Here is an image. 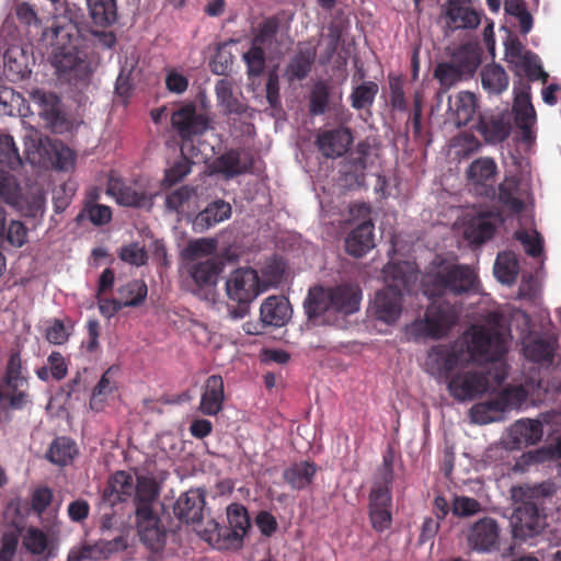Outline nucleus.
Returning a JSON list of instances; mask_svg holds the SVG:
<instances>
[{"mask_svg":"<svg viewBox=\"0 0 561 561\" xmlns=\"http://www.w3.org/2000/svg\"><path fill=\"white\" fill-rule=\"evenodd\" d=\"M507 353L505 335L500 331L473 327L460 344H438L427 352L425 371L438 380L447 381L463 360L499 362Z\"/></svg>","mask_w":561,"mask_h":561,"instance_id":"1","label":"nucleus"},{"mask_svg":"<svg viewBox=\"0 0 561 561\" xmlns=\"http://www.w3.org/2000/svg\"><path fill=\"white\" fill-rule=\"evenodd\" d=\"M386 287L375 294L368 312L386 324L396 323L402 313L403 294H410L417 280V273L408 262L388 264L383 268Z\"/></svg>","mask_w":561,"mask_h":561,"instance_id":"2","label":"nucleus"},{"mask_svg":"<svg viewBox=\"0 0 561 561\" xmlns=\"http://www.w3.org/2000/svg\"><path fill=\"white\" fill-rule=\"evenodd\" d=\"M32 404L28 378L19 352H12L0 379V422L9 423L13 411Z\"/></svg>","mask_w":561,"mask_h":561,"instance_id":"3","label":"nucleus"},{"mask_svg":"<svg viewBox=\"0 0 561 561\" xmlns=\"http://www.w3.org/2000/svg\"><path fill=\"white\" fill-rule=\"evenodd\" d=\"M478 276L468 265H442L425 273L423 290L430 298L460 296L474 289Z\"/></svg>","mask_w":561,"mask_h":561,"instance_id":"4","label":"nucleus"},{"mask_svg":"<svg viewBox=\"0 0 561 561\" xmlns=\"http://www.w3.org/2000/svg\"><path fill=\"white\" fill-rule=\"evenodd\" d=\"M263 290L259 274L251 267L233 271L226 280V294L229 300L237 304L230 309L234 319H241L249 312L250 304Z\"/></svg>","mask_w":561,"mask_h":561,"instance_id":"5","label":"nucleus"},{"mask_svg":"<svg viewBox=\"0 0 561 561\" xmlns=\"http://www.w3.org/2000/svg\"><path fill=\"white\" fill-rule=\"evenodd\" d=\"M26 159L32 164L55 163L60 170H67L73 162L72 151L60 142L43 137L36 129H31L24 137Z\"/></svg>","mask_w":561,"mask_h":561,"instance_id":"6","label":"nucleus"},{"mask_svg":"<svg viewBox=\"0 0 561 561\" xmlns=\"http://www.w3.org/2000/svg\"><path fill=\"white\" fill-rule=\"evenodd\" d=\"M457 320L458 311L454 305L432 301L426 308L424 318L415 320L411 330L417 336L440 339L448 334Z\"/></svg>","mask_w":561,"mask_h":561,"instance_id":"7","label":"nucleus"},{"mask_svg":"<svg viewBox=\"0 0 561 561\" xmlns=\"http://www.w3.org/2000/svg\"><path fill=\"white\" fill-rule=\"evenodd\" d=\"M446 382L450 396L459 402L471 401L489 389L488 376L478 370L458 371Z\"/></svg>","mask_w":561,"mask_h":561,"instance_id":"8","label":"nucleus"},{"mask_svg":"<svg viewBox=\"0 0 561 561\" xmlns=\"http://www.w3.org/2000/svg\"><path fill=\"white\" fill-rule=\"evenodd\" d=\"M445 25L450 31L474 30L481 23V13L471 0H446L440 12Z\"/></svg>","mask_w":561,"mask_h":561,"instance_id":"9","label":"nucleus"},{"mask_svg":"<svg viewBox=\"0 0 561 561\" xmlns=\"http://www.w3.org/2000/svg\"><path fill=\"white\" fill-rule=\"evenodd\" d=\"M171 124L185 145L192 137L205 134L210 127L208 116L197 113L193 103L185 104L173 112Z\"/></svg>","mask_w":561,"mask_h":561,"instance_id":"10","label":"nucleus"},{"mask_svg":"<svg viewBox=\"0 0 561 561\" xmlns=\"http://www.w3.org/2000/svg\"><path fill=\"white\" fill-rule=\"evenodd\" d=\"M496 173L497 165L490 157L473 160L466 172L468 183L474 194L486 198L495 196L494 178Z\"/></svg>","mask_w":561,"mask_h":561,"instance_id":"11","label":"nucleus"},{"mask_svg":"<svg viewBox=\"0 0 561 561\" xmlns=\"http://www.w3.org/2000/svg\"><path fill=\"white\" fill-rule=\"evenodd\" d=\"M136 526L140 540L150 550H159L165 541L167 531L158 515L153 510L135 511Z\"/></svg>","mask_w":561,"mask_h":561,"instance_id":"12","label":"nucleus"},{"mask_svg":"<svg viewBox=\"0 0 561 561\" xmlns=\"http://www.w3.org/2000/svg\"><path fill=\"white\" fill-rule=\"evenodd\" d=\"M392 493L383 489H371L368 495V518L374 530L383 533L392 526Z\"/></svg>","mask_w":561,"mask_h":561,"instance_id":"13","label":"nucleus"},{"mask_svg":"<svg viewBox=\"0 0 561 561\" xmlns=\"http://www.w3.org/2000/svg\"><path fill=\"white\" fill-rule=\"evenodd\" d=\"M476 129L486 144L497 145L510 137L512 125L505 113L485 111L479 114Z\"/></svg>","mask_w":561,"mask_h":561,"instance_id":"14","label":"nucleus"},{"mask_svg":"<svg viewBox=\"0 0 561 561\" xmlns=\"http://www.w3.org/2000/svg\"><path fill=\"white\" fill-rule=\"evenodd\" d=\"M206 504V490L204 488H191L182 493L173 505L175 517L185 524L201 523Z\"/></svg>","mask_w":561,"mask_h":561,"instance_id":"15","label":"nucleus"},{"mask_svg":"<svg viewBox=\"0 0 561 561\" xmlns=\"http://www.w3.org/2000/svg\"><path fill=\"white\" fill-rule=\"evenodd\" d=\"M500 527L495 519L483 517L473 523L467 535L470 548L481 552H490L499 546Z\"/></svg>","mask_w":561,"mask_h":561,"instance_id":"16","label":"nucleus"},{"mask_svg":"<svg viewBox=\"0 0 561 561\" xmlns=\"http://www.w3.org/2000/svg\"><path fill=\"white\" fill-rule=\"evenodd\" d=\"M514 518L513 535L522 540L539 534L545 525V516L539 513L537 504L530 501L516 507Z\"/></svg>","mask_w":561,"mask_h":561,"instance_id":"17","label":"nucleus"},{"mask_svg":"<svg viewBox=\"0 0 561 561\" xmlns=\"http://www.w3.org/2000/svg\"><path fill=\"white\" fill-rule=\"evenodd\" d=\"M107 193L112 195L121 206L147 209L152 207L151 196H149L147 191L138 183H125L112 180L108 184Z\"/></svg>","mask_w":561,"mask_h":561,"instance_id":"18","label":"nucleus"},{"mask_svg":"<svg viewBox=\"0 0 561 561\" xmlns=\"http://www.w3.org/2000/svg\"><path fill=\"white\" fill-rule=\"evenodd\" d=\"M353 140L354 137L351 128L340 126L334 129L324 130L318 135L316 145L325 158L334 159L344 156L348 151Z\"/></svg>","mask_w":561,"mask_h":561,"instance_id":"19","label":"nucleus"},{"mask_svg":"<svg viewBox=\"0 0 561 561\" xmlns=\"http://www.w3.org/2000/svg\"><path fill=\"white\" fill-rule=\"evenodd\" d=\"M332 299L330 287L325 288L320 285L311 287L304 301V309L308 320L325 322L327 314L334 313Z\"/></svg>","mask_w":561,"mask_h":561,"instance_id":"20","label":"nucleus"},{"mask_svg":"<svg viewBox=\"0 0 561 561\" xmlns=\"http://www.w3.org/2000/svg\"><path fill=\"white\" fill-rule=\"evenodd\" d=\"M225 389L220 375L209 376L204 385L198 410L208 416L217 415L224 407Z\"/></svg>","mask_w":561,"mask_h":561,"instance_id":"21","label":"nucleus"},{"mask_svg":"<svg viewBox=\"0 0 561 561\" xmlns=\"http://www.w3.org/2000/svg\"><path fill=\"white\" fill-rule=\"evenodd\" d=\"M375 226L370 219L356 226L345 239V250L354 257H362L375 247Z\"/></svg>","mask_w":561,"mask_h":561,"instance_id":"22","label":"nucleus"},{"mask_svg":"<svg viewBox=\"0 0 561 561\" xmlns=\"http://www.w3.org/2000/svg\"><path fill=\"white\" fill-rule=\"evenodd\" d=\"M530 87L527 85V91L516 93L514 100V114L515 124L522 130L523 140L527 141L531 138V129L536 124V111L531 104Z\"/></svg>","mask_w":561,"mask_h":561,"instance_id":"23","label":"nucleus"},{"mask_svg":"<svg viewBox=\"0 0 561 561\" xmlns=\"http://www.w3.org/2000/svg\"><path fill=\"white\" fill-rule=\"evenodd\" d=\"M331 288L333 312L343 316L352 314L359 309L362 291L357 286L340 284Z\"/></svg>","mask_w":561,"mask_h":561,"instance_id":"24","label":"nucleus"},{"mask_svg":"<svg viewBox=\"0 0 561 561\" xmlns=\"http://www.w3.org/2000/svg\"><path fill=\"white\" fill-rule=\"evenodd\" d=\"M291 314L289 301L283 296L267 297L260 308V317L265 325L280 328Z\"/></svg>","mask_w":561,"mask_h":561,"instance_id":"25","label":"nucleus"},{"mask_svg":"<svg viewBox=\"0 0 561 561\" xmlns=\"http://www.w3.org/2000/svg\"><path fill=\"white\" fill-rule=\"evenodd\" d=\"M510 435L515 448H526L541 440L543 427L538 420L523 419L512 425Z\"/></svg>","mask_w":561,"mask_h":561,"instance_id":"26","label":"nucleus"},{"mask_svg":"<svg viewBox=\"0 0 561 561\" xmlns=\"http://www.w3.org/2000/svg\"><path fill=\"white\" fill-rule=\"evenodd\" d=\"M232 213L231 205L224 201L217 199L199 211L193 220V228L196 232H204L209 228L230 218Z\"/></svg>","mask_w":561,"mask_h":561,"instance_id":"27","label":"nucleus"},{"mask_svg":"<svg viewBox=\"0 0 561 561\" xmlns=\"http://www.w3.org/2000/svg\"><path fill=\"white\" fill-rule=\"evenodd\" d=\"M222 268L224 263L220 260L208 257L204 261L191 263L187 272L198 288H205L216 286Z\"/></svg>","mask_w":561,"mask_h":561,"instance_id":"28","label":"nucleus"},{"mask_svg":"<svg viewBox=\"0 0 561 561\" xmlns=\"http://www.w3.org/2000/svg\"><path fill=\"white\" fill-rule=\"evenodd\" d=\"M500 204L512 214H520L525 204L520 193V180L517 175H505L497 187Z\"/></svg>","mask_w":561,"mask_h":561,"instance_id":"29","label":"nucleus"},{"mask_svg":"<svg viewBox=\"0 0 561 561\" xmlns=\"http://www.w3.org/2000/svg\"><path fill=\"white\" fill-rule=\"evenodd\" d=\"M55 66L59 72L73 79L85 80L90 75L89 64L65 46L60 54L55 56Z\"/></svg>","mask_w":561,"mask_h":561,"instance_id":"30","label":"nucleus"},{"mask_svg":"<svg viewBox=\"0 0 561 561\" xmlns=\"http://www.w3.org/2000/svg\"><path fill=\"white\" fill-rule=\"evenodd\" d=\"M491 211L473 217L465 229V237L471 243L482 244L490 240L495 232V224Z\"/></svg>","mask_w":561,"mask_h":561,"instance_id":"31","label":"nucleus"},{"mask_svg":"<svg viewBox=\"0 0 561 561\" xmlns=\"http://www.w3.org/2000/svg\"><path fill=\"white\" fill-rule=\"evenodd\" d=\"M317 467L313 462L300 461L290 465L283 471L284 481L294 490L307 488L313 480Z\"/></svg>","mask_w":561,"mask_h":561,"instance_id":"32","label":"nucleus"},{"mask_svg":"<svg viewBox=\"0 0 561 561\" xmlns=\"http://www.w3.org/2000/svg\"><path fill=\"white\" fill-rule=\"evenodd\" d=\"M251 161H243L240 150L230 149L217 157L214 167L217 172L222 173L226 178H234L243 174L251 169Z\"/></svg>","mask_w":561,"mask_h":561,"instance_id":"33","label":"nucleus"},{"mask_svg":"<svg viewBox=\"0 0 561 561\" xmlns=\"http://www.w3.org/2000/svg\"><path fill=\"white\" fill-rule=\"evenodd\" d=\"M160 489L158 483L149 477H137L135 485V511L153 510L159 499Z\"/></svg>","mask_w":561,"mask_h":561,"instance_id":"34","label":"nucleus"},{"mask_svg":"<svg viewBox=\"0 0 561 561\" xmlns=\"http://www.w3.org/2000/svg\"><path fill=\"white\" fill-rule=\"evenodd\" d=\"M482 88L489 93L499 95L508 88L510 78L499 64H488L481 70Z\"/></svg>","mask_w":561,"mask_h":561,"instance_id":"35","label":"nucleus"},{"mask_svg":"<svg viewBox=\"0 0 561 561\" xmlns=\"http://www.w3.org/2000/svg\"><path fill=\"white\" fill-rule=\"evenodd\" d=\"M91 20L95 25L106 27L117 20L116 0H87Z\"/></svg>","mask_w":561,"mask_h":561,"instance_id":"36","label":"nucleus"},{"mask_svg":"<svg viewBox=\"0 0 561 561\" xmlns=\"http://www.w3.org/2000/svg\"><path fill=\"white\" fill-rule=\"evenodd\" d=\"M208 540L219 550H237L243 545V537L228 524L215 523Z\"/></svg>","mask_w":561,"mask_h":561,"instance_id":"37","label":"nucleus"},{"mask_svg":"<svg viewBox=\"0 0 561 561\" xmlns=\"http://www.w3.org/2000/svg\"><path fill=\"white\" fill-rule=\"evenodd\" d=\"M215 92L219 105L226 113L242 115L248 111V105L233 95L232 83L227 79L216 83Z\"/></svg>","mask_w":561,"mask_h":561,"instance_id":"38","label":"nucleus"},{"mask_svg":"<svg viewBox=\"0 0 561 561\" xmlns=\"http://www.w3.org/2000/svg\"><path fill=\"white\" fill-rule=\"evenodd\" d=\"M455 112V122L460 126H466L472 121L478 110V100L472 92L461 91L457 94L454 105H450Z\"/></svg>","mask_w":561,"mask_h":561,"instance_id":"39","label":"nucleus"},{"mask_svg":"<svg viewBox=\"0 0 561 561\" xmlns=\"http://www.w3.org/2000/svg\"><path fill=\"white\" fill-rule=\"evenodd\" d=\"M36 376L42 381H49L50 378L60 381L68 374V363L60 352H51L47 357V364L38 367Z\"/></svg>","mask_w":561,"mask_h":561,"instance_id":"40","label":"nucleus"},{"mask_svg":"<svg viewBox=\"0 0 561 561\" xmlns=\"http://www.w3.org/2000/svg\"><path fill=\"white\" fill-rule=\"evenodd\" d=\"M117 294L125 307H139L147 298L148 287L144 279H131L121 286Z\"/></svg>","mask_w":561,"mask_h":561,"instance_id":"41","label":"nucleus"},{"mask_svg":"<svg viewBox=\"0 0 561 561\" xmlns=\"http://www.w3.org/2000/svg\"><path fill=\"white\" fill-rule=\"evenodd\" d=\"M316 59V49L311 47L300 48L291 58L287 72L290 79L302 80L311 70Z\"/></svg>","mask_w":561,"mask_h":561,"instance_id":"42","label":"nucleus"},{"mask_svg":"<svg viewBox=\"0 0 561 561\" xmlns=\"http://www.w3.org/2000/svg\"><path fill=\"white\" fill-rule=\"evenodd\" d=\"M518 261L513 253H500L495 260L494 274L502 284H513L518 275Z\"/></svg>","mask_w":561,"mask_h":561,"instance_id":"43","label":"nucleus"},{"mask_svg":"<svg viewBox=\"0 0 561 561\" xmlns=\"http://www.w3.org/2000/svg\"><path fill=\"white\" fill-rule=\"evenodd\" d=\"M114 370V367H110L108 369H106L105 373L102 375L101 379L99 380V382L93 388L89 403L91 410H103L106 397L110 393H112L113 390L115 389L114 381L112 380V375Z\"/></svg>","mask_w":561,"mask_h":561,"instance_id":"44","label":"nucleus"},{"mask_svg":"<svg viewBox=\"0 0 561 561\" xmlns=\"http://www.w3.org/2000/svg\"><path fill=\"white\" fill-rule=\"evenodd\" d=\"M76 454L75 442L68 437H57L49 447L47 458L54 463L65 466L72 461Z\"/></svg>","mask_w":561,"mask_h":561,"instance_id":"45","label":"nucleus"},{"mask_svg":"<svg viewBox=\"0 0 561 561\" xmlns=\"http://www.w3.org/2000/svg\"><path fill=\"white\" fill-rule=\"evenodd\" d=\"M379 91L378 84L374 81H364L353 89L351 94V105L355 110L370 107Z\"/></svg>","mask_w":561,"mask_h":561,"instance_id":"46","label":"nucleus"},{"mask_svg":"<svg viewBox=\"0 0 561 561\" xmlns=\"http://www.w3.org/2000/svg\"><path fill=\"white\" fill-rule=\"evenodd\" d=\"M525 357L534 363L541 364L553 359V347L543 339H534L524 345Z\"/></svg>","mask_w":561,"mask_h":561,"instance_id":"47","label":"nucleus"},{"mask_svg":"<svg viewBox=\"0 0 561 561\" xmlns=\"http://www.w3.org/2000/svg\"><path fill=\"white\" fill-rule=\"evenodd\" d=\"M100 540L83 541L78 546L70 549L68 553V561H99L105 560Z\"/></svg>","mask_w":561,"mask_h":561,"instance_id":"48","label":"nucleus"},{"mask_svg":"<svg viewBox=\"0 0 561 561\" xmlns=\"http://www.w3.org/2000/svg\"><path fill=\"white\" fill-rule=\"evenodd\" d=\"M330 88L323 81L314 83L309 96V113L313 116L323 115L329 108Z\"/></svg>","mask_w":561,"mask_h":561,"instance_id":"49","label":"nucleus"},{"mask_svg":"<svg viewBox=\"0 0 561 561\" xmlns=\"http://www.w3.org/2000/svg\"><path fill=\"white\" fill-rule=\"evenodd\" d=\"M186 145L181 147V157L169 169L165 170L163 184L172 186L182 181L192 171L193 162L184 154Z\"/></svg>","mask_w":561,"mask_h":561,"instance_id":"50","label":"nucleus"},{"mask_svg":"<svg viewBox=\"0 0 561 561\" xmlns=\"http://www.w3.org/2000/svg\"><path fill=\"white\" fill-rule=\"evenodd\" d=\"M227 522L243 538L251 527V520L247 508L239 503H232L227 507Z\"/></svg>","mask_w":561,"mask_h":561,"instance_id":"51","label":"nucleus"},{"mask_svg":"<svg viewBox=\"0 0 561 561\" xmlns=\"http://www.w3.org/2000/svg\"><path fill=\"white\" fill-rule=\"evenodd\" d=\"M0 164L11 170H16L22 165V158L10 135L0 134Z\"/></svg>","mask_w":561,"mask_h":561,"instance_id":"52","label":"nucleus"},{"mask_svg":"<svg viewBox=\"0 0 561 561\" xmlns=\"http://www.w3.org/2000/svg\"><path fill=\"white\" fill-rule=\"evenodd\" d=\"M0 196L7 204L13 206L21 199V188L16 179L3 170H0Z\"/></svg>","mask_w":561,"mask_h":561,"instance_id":"53","label":"nucleus"},{"mask_svg":"<svg viewBox=\"0 0 561 561\" xmlns=\"http://www.w3.org/2000/svg\"><path fill=\"white\" fill-rule=\"evenodd\" d=\"M249 76L259 77L265 68V53L262 45L254 44L243 55Z\"/></svg>","mask_w":561,"mask_h":561,"instance_id":"54","label":"nucleus"},{"mask_svg":"<svg viewBox=\"0 0 561 561\" xmlns=\"http://www.w3.org/2000/svg\"><path fill=\"white\" fill-rule=\"evenodd\" d=\"M514 238L523 244L525 252L529 256L537 257L542 253L543 243L538 231L535 230L533 233H529L526 230H517L514 233Z\"/></svg>","mask_w":561,"mask_h":561,"instance_id":"55","label":"nucleus"},{"mask_svg":"<svg viewBox=\"0 0 561 561\" xmlns=\"http://www.w3.org/2000/svg\"><path fill=\"white\" fill-rule=\"evenodd\" d=\"M23 546L32 554H43L48 546L47 536L43 530L30 527L23 538Z\"/></svg>","mask_w":561,"mask_h":561,"instance_id":"56","label":"nucleus"},{"mask_svg":"<svg viewBox=\"0 0 561 561\" xmlns=\"http://www.w3.org/2000/svg\"><path fill=\"white\" fill-rule=\"evenodd\" d=\"M279 19L277 16H270L259 24L256 34L253 38L254 44L265 45L272 42L276 36L279 28Z\"/></svg>","mask_w":561,"mask_h":561,"instance_id":"57","label":"nucleus"},{"mask_svg":"<svg viewBox=\"0 0 561 561\" xmlns=\"http://www.w3.org/2000/svg\"><path fill=\"white\" fill-rule=\"evenodd\" d=\"M499 394L507 410L520 408L528 397L523 386H507Z\"/></svg>","mask_w":561,"mask_h":561,"instance_id":"58","label":"nucleus"},{"mask_svg":"<svg viewBox=\"0 0 561 561\" xmlns=\"http://www.w3.org/2000/svg\"><path fill=\"white\" fill-rule=\"evenodd\" d=\"M51 31L56 39L71 38L73 31H77V26L72 22L71 10L66 9L61 18H54Z\"/></svg>","mask_w":561,"mask_h":561,"instance_id":"59","label":"nucleus"},{"mask_svg":"<svg viewBox=\"0 0 561 561\" xmlns=\"http://www.w3.org/2000/svg\"><path fill=\"white\" fill-rule=\"evenodd\" d=\"M54 499L53 490L48 486L36 488L31 495L33 512L41 516L51 504Z\"/></svg>","mask_w":561,"mask_h":561,"instance_id":"60","label":"nucleus"},{"mask_svg":"<svg viewBox=\"0 0 561 561\" xmlns=\"http://www.w3.org/2000/svg\"><path fill=\"white\" fill-rule=\"evenodd\" d=\"M118 256L122 261L136 266H142L147 263L148 255L145 248L138 243H131L121 249Z\"/></svg>","mask_w":561,"mask_h":561,"instance_id":"61","label":"nucleus"},{"mask_svg":"<svg viewBox=\"0 0 561 561\" xmlns=\"http://www.w3.org/2000/svg\"><path fill=\"white\" fill-rule=\"evenodd\" d=\"M480 502L469 496H456L453 502V513L456 516L468 517L481 511Z\"/></svg>","mask_w":561,"mask_h":561,"instance_id":"62","label":"nucleus"},{"mask_svg":"<svg viewBox=\"0 0 561 561\" xmlns=\"http://www.w3.org/2000/svg\"><path fill=\"white\" fill-rule=\"evenodd\" d=\"M194 193H195V190L187 185L176 188L175 191H173L172 193H170L167 196V198H165L167 208L172 211L179 213L183 208L184 204L191 199V197Z\"/></svg>","mask_w":561,"mask_h":561,"instance_id":"63","label":"nucleus"},{"mask_svg":"<svg viewBox=\"0 0 561 561\" xmlns=\"http://www.w3.org/2000/svg\"><path fill=\"white\" fill-rule=\"evenodd\" d=\"M19 546V535L15 531L4 533L0 541V561H13Z\"/></svg>","mask_w":561,"mask_h":561,"instance_id":"64","label":"nucleus"}]
</instances>
